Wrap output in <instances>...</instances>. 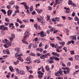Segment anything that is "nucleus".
<instances>
[{"mask_svg":"<svg viewBox=\"0 0 79 79\" xmlns=\"http://www.w3.org/2000/svg\"><path fill=\"white\" fill-rule=\"evenodd\" d=\"M70 70V69H69L67 70H64L63 71V72L64 74H68V73H69V70Z\"/></svg>","mask_w":79,"mask_h":79,"instance_id":"nucleus-8","label":"nucleus"},{"mask_svg":"<svg viewBox=\"0 0 79 79\" xmlns=\"http://www.w3.org/2000/svg\"><path fill=\"white\" fill-rule=\"evenodd\" d=\"M24 13H22V14H21V16L22 17H24Z\"/></svg>","mask_w":79,"mask_h":79,"instance_id":"nucleus-52","label":"nucleus"},{"mask_svg":"<svg viewBox=\"0 0 79 79\" xmlns=\"http://www.w3.org/2000/svg\"><path fill=\"white\" fill-rule=\"evenodd\" d=\"M59 73L60 74H61V75H62V73H63V70L61 69H60L59 71Z\"/></svg>","mask_w":79,"mask_h":79,"instance_id":"nucleus-23","label":"nucleus"},{"mask_svg":"<svg viewBox=\"0 0 79 79\" xmlns=\"http://www.w3.org/2000/svg\"><path fill=\"white\" fill-rule=\"evenodd\" d=\"M69 60H70V61H73V59L72 57H70Z\"/></svg>","mask_w":79,"mask_h":79,"instance_id":"nucleus-63","label":"nucleus"},{"mask_svg":"<svg viewBox=\"0 0 79 79\" xmlns=\"http://www.w3.org/2000/svg\"><path fill=\"white\" fill-rule=\"evenodd\" d=\"M20 74H21L22 75H24L25 74V72H24L23 71H22L20 72Z\"/></svg>","mask_w":79,"mask_h":79,"instance_id":"nucleus-21","label":"nucleus"},{"mask_svg":"<svg viewBox=\"0 0 79 79\" xmlns=\"http://www.w3.org/2000/svg\"><path fill=\"white\" fill-rule=\"evenodd\" d=\"M10 7H11V6L10 5H8L7 6V8L8 9H10Z\"/></svg>","mask_w":79,"mask_h":79,"instance_id":"nucleus-58","label":"nucleus"},{"mask_svg":"<svg viewBox=\"0 0 79 79\" xmlns=\"http://www.w3.org/2000/svg\"><path fill=\"white\" fill-rule=\"evenodd\" d=\"M1 11L2 12H3V13L5 15L6 14V11H5V10H4L3 9H2L1 10Z\"/></svg>","mask_w":79,"mask_h":79,"instance_id":"nucleus-24","label":"nucleus"},{"mask_svg":"<svg viewBox=\"0 0 79 79\" xmlns=\"http://www.w3.org/2000/svg\"><path fill=\"white\" fill-rule=\"evenodd\" d=\"M47 17L48 19L47 20V21H49V20H50V16H49V15H47Z\"/></svg>","mask_w":79,"mask_h":79,"instance_id":"nucleus-27","label":"nucleus"},{"mask_svg":"<svg viewBox=\"0 0 79 79\" xmlns=\"http://www.w3.org/2000/svg\"><path fill=\"white\" fill-rule=\"evenodd\" d=\"M21 5H23L25 8L26 10H27L29 8V6H27L26 3L25 2H23L21 3Z\"/></svg>","mask_w":79,"mask_h":79,"instance_id":"nucleus-4","label":"nucleus"},{"mask_svg":"<svg viewBox=\"0 0 79 79\" xmlns=\"http://www.w3.org/2000/svg\"><path fill=\"white\" fill-rule=\"evenodd\" d=\"M71 55H74V51H71Z\"/></svg>","mask_w":79,"mask_h":79,"instance_id":"nucleus-39","label":"nucleus"},{"mask_svg":"<svg viewBox=\"0 0 79 79\" xmlns=\"http://www.w3.org/2000/svg\"><path fill=\"white\" fill-rule=\"evenodd\" d=\"M39 34L41 37H44L45 36V34L43 31H42L40 33H38Z\"/></svg>","mask_w":79,"mask_h":79,"instance_id":"nucleus-6","label":"nucleus"},{"mask_svg":"<svg viewBox=\"0 0 79 79\" xmlns=\"http://www.w3.org/2000/svg\"><path fill=\"white\" fill-rule=\"evenodd\" d=\"M15 25L17 27H18V26H19V24H18V23H15Z\"/></svg>","mask_w":79,"mask_h":79,"instance_id":"nucleus-53","label":"nucleus"},{"mask_svg":"<svg viewBox=\"0 0 79 79\" xmlns=\"http://www.w3.org/2000/svg\"><path fill=\"white\" fill-rule=\"evenodd\" d=\"M57 26H58V27H61V26H62L61 25V24H58L57 25Z\"/></svg>","mask_w":79,"mask_h":79,"instance_id":"nucleus-61","label":"nucleus"},{"mask_svg":"<svg viewBox=\"0 0 79 79\" xmlns=\"http://www.w3.org/2000/svg\"><path fill=\"white\" fill-rule=\"evenodd\" d=\"M51 54L52 55H56V53L55 52H53L51 53Z\"/></svg>","mask_w":79,"mask_h":79,"instance_id":"nucleus-46","label":"nucleus"},{"mask_svg":"<svg viewBox=\"0 0 79 79\" xmlns=\"http://www.w3.org/2000/svg\"><path fill=\"white\" fill-rule=\"evenodd\" d=\"M62 18H63V19L64 20V19H65L66 18V17L64 16H62Z\"/></svg>","mask_w":79,"mask_h":79,"instance_id":"nucleus-60","label":"nucleus"},{"mask_svg":"<svg viewBox=\"0 0 79 79\" xmlns=\"http://www.w3.org/2000/svg\"><path fill=\"white\" fill-rule=\"evenodd\" d=\"M56 56H57V57H60V54L57 53H56Z\"/></svg>","mask_w":79,"mask_h":79,"instance_id":"nucleus-56","label":"nucleus"},{"mask_svg":"<svg viewBox=\"0 0 79 79\" xmlns=\"http://www.w3.org/2000/svg\"><path fill=\"white\" fill-rule=\"evenodd\" d=\"M29 32L26 31L25 32L24 35H25L24 37V40H26V39L29 36Z\"/></svg>","mask_w":79,"mask_h":79,"instance_id":"nucleus-3","label":"nucleus"},{"mask_svg":"<svg viewBox=\"0 0 79 79\" xmlns=\"http://www.w3.org/2000/svg\"><path fill=\"white\" fill-rule=\"evenodd\" d=\"M57 39H58L59 40H60V41H62V40L61 39V38L59 37H56Z\"/></svg>","mask_w":79,"mask_h":79,"instance_id":"nucleus-30","label":"nucleus"},{"mask_svg":"<svg viewBox=\"0 0 79 79\" xmlns=\"http://www.w3.org/2000/svg\"><path fill=\"white\" fill-rule=\"evenodd\" d=\"M25 27V25H22L20 27V28H23V27Z\"/></svg>","mask_w":79,"mask_h":79,"instance_id":"nucleus-42","label":"nucleus"},{"mask_svg":"<svg viewBox=\"0 0 79 79\" xmlns=\"http://www.w3.org/2000/svg\"><path fill=\"white\" fill-rule=\"evenodd\" d=\"M55 75L56 76H58V77H59L60 76V75L59 74V73H55Z\"/></svg>","mask_w":79,"mask_h":79,"instance_id":"nucleus-34","label":"nucleus"},{"mask_svg":"<svg viewBox=\"0 0 79 79\" xmlns=\"http://www.w3.org/2000/svg\"><path fill=\"white\" fill-rule=\"evenodd\" d=\"M75 21H79V18L77 17V16H75Z\"/></svg>","mask_w":79,"mask_h":79,"instance_id":"nucleus-18","label":"nucleus"},{"mask_svg":"<svg viewBox=\"0 0 79 79\" xmlns=\"http://www.w3.org/2000/svg\"><path fill=\"white\" fill-rule=\"evenodd\" d=\"M16 71L17 73H18L19 74L20 73V71H19V69H17Z\"/></svg>","mask_w":79,"mask_h":79,"instance_id":"nucleus-48","label":"nucleus"},{"mask_svg":"<svg viewBox=\"0 0 79 79\" xmlns=\"http://www.w3.org/2000/svg\"><path fill=\"white\" fill-rule=\"evenodd\" d=\"M11 43H12V42H11L10 43L8 40H7L6 41V44L8 46V47L11 46Z\"/></svg>","mask_w":79,"mask_h":79,"instance_id":"nucleus-9","label":"nucleus"},{"mask_svg":"<svg viewBox=\"0 0 79 79\" xmlns=\"http://www.w3.org/2000/svg\"><path fill=\"white\" fill-rule=\"evenodd\" d=\"M9 40H10V41H13V39L10 37Z\"/></svg>","mask_w":79,"mask_h":79,"instance_id":"nucleus-55","label":"nucleus"},{"mask_svg":"<svg viewBox=\"0 0 79 79\" xmlns=\"http://www.w3.org/2000/svg\"><path fill=\"white\" fill-rule=\"evenodd\" d=\"M60 4V2H58V1H56V4L54 5V7H55L56 5H57V4Z\"/></svg>","mask_w":79,"mask_h":79,"instance_id":"nucleus-15","label":"nucleus"},{"mask_svg":"<svg viewBox=\"0 0 79 79\" xmlns=\"http://www.w3.org/2000/svg\"><path fill=\"white\" fill-rule=\"evenodd\" d=\"M39 51H40L41 52H42V51H43V49L42 48H40Z\"/></svg>","mask_w":79,"mask_h":79,"instance_id":"nucleus-41","label":"nucleus"},{"mask_svg":"<svg viewBox=\"0 0 79 79\" xmlns=\"http://www.w3.org/2000/svg\"><path fill=\"white\" fill-rule=\"evenodd\" d=\"M45 68L47 71H48L50 70V68H49V67H48V66H46Z\"/></svg>","mask_w":79,"mask_h":79,"instance_id":"nucleus-26","label":"nucleus"},{"mask_svg":"<svg viewBox=\"0 0 79 79\" xmlns=\"http://www.w3.org/2000/svg\"><path fill=\"white\" fill-rule=\"evenodd\" d=\"M34 26L35 28L36 29H37V25L36 24H35L34 25Z\"/></svg>","mask_w":79,"mask_h":79,"instance_id":"nucleus-36","label":"nucleus"},{"mask_svg":"<svg viewBox=\"0 0 79 79\" xmlns=\"http://www.w3.org/2000/svg\"><path fill=\"white\" fill-rule=\"evenodd\" d=\"M20 61L22 62V61H23V58H22L20 57Z\"/></svg>","mask_w":79,"mask_h":79,"instance_id":"nucleus-64","label":"nucleus"},{"mask_svg":"<svg viewBox=\"0 0 79 79\" xmlns=\"http://www.w3.org/2000/svg\"><path fill=\"white\" fill-rule=\"evenodd\" d=\"M9 69L10 71H11V72H14V69H13V67L11 66H10L9 67Z\"/></svg>","mask_w":79,"mask_h":79,"instance_id":"nucleus-16","label":"nucleus"},{"mask_svg":"<svg viewBox=\"0 0 79 79\" xmlns=\"http://www.w3.org/2000/svg\"><path fill=\"white\" fill-rule=\"evenodd\" d=\"M48 62L49 63H53L54 62L53 61V60L50 59V60H48Z\"/></svg>","mask_w":79,"mask_h":79,"instance_id":"nucleus-14","label":"nucleus"},{"mask_svg":"<svg viewBox=\"0 0 79 79\" xmlns=\"http://www.w3.org/2000/svg\"><path fill=\"white\" fill-rule=\"evenodd\" d=\"M15 13H19V10H16L15 11Z\"/></svg>","mask_w":79,"mask_h":79,"instance_id":"nucleus-57","label":"nucleus"},{"mask_svg":"<svg viewBox=\"0 0 79 79\" xmlns=\"http://www.w3.org/2000/svg\"><path fill=\"white\" fill-rule=\"evenodd\" d=\"M45 58V56H44V55H42L41 56H40V58H41V59H44V58Z\"/></svg>","mask_w":79,"mask_h":79,"instance_id":"nucleus-29","label":"nucleus"},{"mask_svg":"<svg viewBox=\"0 0 79 79\" xmlns=\"http://www.w3.org/2000/svg\"><path fill=\"white\" fill-rule=\"evenodd\" d=\"M75 58L76 59V60H79V56L78 55H77L75 57Z\"/></svg>","mask_w":79,"mask_h":79,"instance_id":"nucleus-25","label":"nucleus"},{"mask_svg":"<svg viewBox=\"0 0 79 79\" xmlns=\"http://www.w3.org/2000/svg\"><path fill=\"white\" fill-rule=\"evenodd\" d=\"M25 40H24L23 38V40H22V41L23 42V43H24L26 44H27V42Z\"/></svg>","mask_w":79,"mask_h":79,"instance_id":"nucleus-28","label":"nucleus"},{"mask_svg":"<svg viewBox=\"0 0 79 79\" xmlns=\"http://www.w3.org/2000/svg\"><path fill=\"white\" fill-rule=\"evenodd\" d=\"M15 58L18 57L17 59L19 60H20V54H19L18 53H16L15 55Z\"/></svg>","mask_w":79,"mask_h":79,"instance_id":"nucleus-5","label":"nucleus"},{"mask_svg":"<svg viewBox=\"0 0 79 79\" xmlns=\"http://www.w3.org/2000/svg\"><path fill=\"white\" fill-rule=\"evenodd\" d=\"M10 37L12 39H14L15 37V35L14 34H12L10 35Z\"/></svg>","mask_w":79,"mask_h":79,"instance_id":"nucleus-19","label":"nucleus"},{"mask_svg":"<svg viewBox=\"0 0 79 79\" xmlns=\"http://www.w3.org/2000/svg\"><path fill=\"white\" fill-rule=\"evenodd\" d=\"M7 40H6V39H4V40H2V42H3V43H5V42H6V41H7Z\"/></svg>","mask_w":79,"mask_h":79,"instance_id":"nucleus-40","label":"nucleus"},{"mask_svg":"<svg viewBox=\"0 0 79 79\" xmlns=\"http://www.w3.org/2000/svg\"><path fill=\"white\" fill-rule=\"evenodd\" d=\"M48 8H48L49 10H50L51 11L52 10V7L49 6Z\"/></svg>","mask_w":79,"mask_h":79,"instance_id":"nucleus-50","label":"nucleus"},{"mask_svg":"<svg viewBox=\"0 0 79 79\" xmlns=\"http://www.w3.org/2000/svg\"><path fill=\"white\" fill-rule=\"evenodd\" d=\"M14 24L13 23H11L9 25V27H11L13 26Z\"/></svg>","mask_w":79,"mask_h":79,"instance_id":"nucleus-44","label":"nucleus"},{"mask_svg":"<svg viewBox=\"0 0 79 79\" xmlns=\"http://www.w3.org/2000/svg\"><path fill=\"white\" fill-rule=\"evenodd\" d=\"M37 45L35 44H34V45L33 46V47L34 48H36L37 47Z\"/></svg>","mask_w":79,"mask_h":79,"instance_id":"nucleus-37","label":"nucleus"},{"mask_svg":"<svg viewBox=\"0 0 79 79\" xmlns=\"http://www.w3.org/2000/svg\"><path fill=\"white\" fill-rule=\"evenodd\" d=\"M55 60L56 61H60V58L57 57H55Z\"/></svg>","mask_w":79,"mask_h":79,"instance_id":"nucleus-32","label":"nucleus"},{"mask_svg":"<svg viewBox=\"0 0 79 79\" xmlns=\"http://www.w3.org/2000/svg\"><path fill=\"white\" fill-rule=\"evenodd\" d=\"M37 19L39 21H40L41 23L42 24L45 25V21L44 19H43V18L42 17H39L37 18Z\"/></svg>","mask_w":79,"mask_h":79,"instance_id":"nucleus-1","label":"nucleus"},{"mask_svg":"<svg viewBox=\"0 0 79 79\" xmlns=\"http://www.w3.org/2000/svg\"><path fill=\"white\" fill-rule=\"evenodd\" d=\"M36 11H37L38 13H42V12L43 10H42V9L39 10L37 9L36 10Z\"/></svg>","mask_w":79,"mask_h":79,"instance_id":"nucleus-12","label":"nucleus"},{"mask_svg":"<svg viewBox=\"0 0 79 79\" xmlns=\"http://www.w3.org/2000/svg\"><path fill=\"white\" fill-rule=\"evenodd\" d=\"M68 19L69 20H71V19H73V18L70 17H69L68 18Z\"/></svg>","mask_w":79,"mask_h":79,"instance_id":"nucleus-49","label":"nucleus"},{"mask_svg":"<svg viewBox=\"0 0 79 79\" xmlns=\"http://www.w3.org/2000/svg\"><path fill=\"white\" fill-rule=\"evenodd\" d=\"M72 1L71 0H69L68 1V4L69 5H71L72 3Z\"/></svg>","mask_w":79,"mask_h":79,"instance_id":"nucleus-22","label":"nucleus"},{"mask_svg":"<svg viewBox=\"0 0 79 79\" xmlns=\"http://www.w3.org/2000/svg\"><path fill=\"white\" fill-rule=\"evenodd\" d=\"M76 35L72 36H70V39H72V40H76Z\"/></svg>","mask_w":79,"mask_h":79,"instance_id":"nucleus-10","label":"nucleus"},{"mask_svg":"<svg viewBox=\"0 0 79 79\" xmlns=\"http://www.w3.org/2000/svg\"><path fill=\"white\" fill-rule=\"evenodd\" d=\"M4 47H5V48H8V47H9L7 45V44H5L4 45Z\"/></svg>","mask_w":79,"mask_h":79,"instance_id":"nucleus-38","label":"nucleus"},{"mask_svg":"<svg viewBox=\"0 0 79 79\" xmlns=\"http://www.w3.org/2000/svg\"><path fill=\"white\" fill-rule=\"evenodd\" d=\"M26 60L27 61H31V57H28Z\"/></svg>","mask_w":79,"mask_h":79,"instance_id":"nucleus-20","label":"nucleus"},{"mask_svg":"<svg viewBox=\"0 0 79 79\" xmlns=\"http://www.w3.org/2000/svg\"><path fill=\"white\" fill-rule=\"evenodd\" d=\"M35 62L36 63H40V60H37L35 61Z\"/></svg>","mask_w":79,"mask_h":79,"instance_id":"nucleus-62","label":"nucleus"},{"mask_svg":"<svg viewBox=\"0 0 79 79\" xmlns=\"http://www.w3.org/2000/svg\"><path fill=\"white\" fill-rule=\"evenodd\" d=\"M63 49L64 50L65 52H68V50H67V49H66V47H64Z\"/></svg>","mask_w":79,"mask_h":79,"instance_id":"nucleus-31","label":"nucleus"},{"mask_svg":"<svg viewBox=\"0 0 79 79\" xmlns=\"http://www.w3.org/2000/svg\"><path fill=\"white\" fill-rule=\"evenodd\" d=\"M56 21H60V19H60V18L56 17L55 18Z\"/></svg>","mask_w":79,"mask_h":79,"instance_id":"nucleus-33","label":"nucleus"},{"mask_svg":"<svg viewBox=\"0 0 79 79\" xmlns=\"http://www.w3.org/2000/svg\"><path fill=\"white\" fill-rule=\"evenodd\" d=\"M65 30H66V32L67 33H69V30H68V28H66Z\"/></svg>","mask_w":79,"mask_h":79,"instance_id":"nucleus-59","label":"nucleus"},{"mask_svg":"<svg viewBox=\"0 0 79 79\" xmlns=\"http://www.w3.org/2000/svg\"><path fill=\"white\" fill-rule=\"evenodd\" d=\"M32 47V44L30 43L28 47V48H31Z\"/></svg>","mask_w":79,"mask_h":79,"instance_id":"nucleus-43","label":"nucleus"},{"mask_svg":"<svg viewBox=\"0 0 79 79\" xmlns=\"http://www.w3.org/2000/svg\"><path fill=\"white\" fill-rule=\"evenodd\" d=\"M1 29L2 31H5V30H8V28L7 27H5L4 26L1 25Z\"/></svg>","mask_w":79,"mask_h":79,"instance_id":"nucleus-7","label":"nucleus"},{"mask_svg":"<svg viewBox=\"0 0 79 79\" xmlns=\"http://www.w3.org/2000/svg\"><path fill=\"white\" fill-rule=\"evenodd\" d=\"M10 5H14V1H12L10 3Z\"/></svg>","mask_w":79,"mask_h":79,"instance_id":"nucleus-51","label":"nucleus"},{"mask_svg":"<svg viewBox=\"0 0 79 79\" xmlns=\"http://www.w3.org/2000/svg\"><path fill=\"white\" fill-rule=\"evenodd\" d=\"M38 74H39V75H38V77L39 79H42L44 76V73L40 72V71H39L38 72Z\"/></svg>","mask_w":79,"mask_h":79,"instance_id":"nucleus-2","label":"nucleus"},{"mask_svg":"<svg viewBox=\"0 0 79 79\" xmlns=\"http://www.w3.org/2000/svg\"><path fill=\"white\" fill-rule=\"evenodd\" d=\"M5 20H6V21L7 22H9V21H10V20H9V19H7V18L5 19Z\"/></svg>","mask_w":79,"mask_h":79,"instance_id":"nucleus-47","label":"nucleus"},{"mask_svg":"<svg viewBox=\"0 0 79 79\" xmlns=\"http://www.w3.org/2000/svg\"><path fill=\"white\" fill-rule=\"evenodd\" d=\"M15 52H19V50H20V49L18 48H15Z\"/></svg>","mask_w":79,"mask_h":79,"instance_id":"nucleus-13","label":"nucleus"},{"mask_svg":"<svg viewBox=\"0 0 79 79\" xmlns=\"http://www.w3.org/2000/svg\"><path fill=\"white\" fill-rule=\"evenodd\" d=\"M12 12H13V10H9L7 12V15H8V16H10V15H11Z\"/></svg>","mask_w":79,"mask_h":79,"instance_id":"nucleus-11","label":"nucleus"},{"mask_svg":"<svg viewBox=\"0 0 79 79\" xmlns=\"http://www.w3.org/2000/svg\"><path fill=\"white\" fill-rule=\"evenodd\" d=\"M23 21L24 23H26L27 22H28V20H27V19L23 20Z\"/></svg>","mask_w":79,"mask_h":79,"instance_id":"nucleus-45","label":"nucleus"},{"mask_svg":"<svg viewBox=\"0 0 79 79\" xmlns=\"http://www.w3.org/2000/svg\"><path fill=\"white\" fill-rule=\"evenodd\" d=\"M6 53L7 54V55H9L10 54V51H9V50L8 49H6Z\"/></svg>","mask_w":79,"mask_h":79,"instance_id":"nucleus-17","label":"nucleus"},{"mask_svg":"<svg viewBox=\"0 0 79 79\" xmlns=\"http://www.w3.org/2000/svg\"><path fill=\"white\" fill-rule=\"evenodd\" d=\"M15 8L16 10H18V9H19V6H16L15 7Z\"/></svg>","mask_w":79,"mask_h":79,"instance_id":"nucleus-54","label":"nucleus"},{"mask_svg":"<svg viewBox=\"0 0 79 79\" xmlns=\"http://www.w3.org/2000/svg\"><path fill=\"white\" fill-rule=\"evenodd\" d=\"M50 60H53L55 59V57H50Z\"/></svg>","mask_w":79,"mask_h":79,"instance_id":"nucleus-35","label":"nucleus"}]
</instances>
